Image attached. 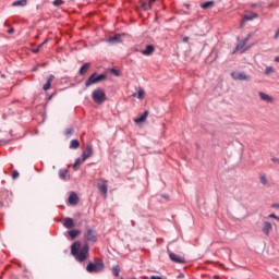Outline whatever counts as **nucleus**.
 Masks as SVG:
<instances>
[{
    "label": "nucleus",
    "mask_w": 279,
    "mask_h": 279,
    "mask_svg": "<svg viewBox=\"0 0 279 279\" xmlns=\"http://www.w3.org/2000/svg\"><path fill=\"white\" fill-rule=\"evenodd\" d=\"M271 160L272 162H276L277 165H279V158H272Z\"/></svg>",
    "instance_id": "obj_39"
},
{
    "label": "nucleus",
    "mask_w": 279,
    "mask_h": 279,
    "mask_svg": "<svg viewBox=\"0 0 279 279\" xmlns=\"http://www.w3.org/2000/svg\"><path fill=\"white\" fill-rule=\"evenodd\" d=\"M105 269V265H104V260L101 259H95L94 263H89L86 266V271H88V274H99V271H104Z\"/></svg>",
    "instance_id": "obj_2"
},
{
    "label": "nucleus",
    "mask_w": 279,
    "mask_h": 279,
    "mask_svg": "<svg viewBox=\"0 0 279 279\" xmlns=\"http://www.w3.org/2000/svg\"><path fill=\"white\" fill-rule=\"evenodd\" d=\"M92 65H93L92 63H84L78 71V75H86V73H88Z\"/></svg>",
    "instance_id": "obj_13"
},
{
    "label": "nucleus",
    "mask_w": 279,
    "mask_h": 279,
    "mask_svg": "<svg viewBox=\"0 0 279 279\" xmlns=\"http://www.w3.org/2000/svg\"><path fill=\"white\" fill-rule=\"evenodd\" d=\"M148 3L150 4V10H151V5H154V3H156V0H148Z\"/></svg>",
    "instance_id": "obj_38"
},
{
    "label": "nucleus",
    "mask_w": 279,
    "mask_h": 279,
    "mask_svg": "<svg viewBox=\"0 0 279 279\" xmlns=\"http://www.w3.org/2000/svg\"><path fill=\"white\" fill-rule=\"evenodd\" d=\"M133 97H137V99H145V90L140 88L137 94H133Z\"/></svg>",
    "instance_id": "obj_21"
},
{
    "label": "nucleus",
    "mask_w": 279,
    "mask_h": 279,
    "mask_svg": "<svg viewBox=\"0 0 279 279\" xmlns=\"http://www.w3.org/2000/svg\"><path fill=\"white\" fill-rule=\"evenodd\" d=\"M48 40L46 39L41 45L38 46L37 49L33 50L34 53H38L40 51V48L43 47V45H47Z\"/></svg>",
    "instance_id": "obj_34"
},
{
    "label": "nucleus",
    "mask_w": 279,
    "mask_h": 279,
    "mask_svg": "<svg viewBox=\"0 0 279 279\" xmlns=\"http://www.w3.org/2000/svg\"><path fill=\"white\" fill-rule=\"evenodd\" d=\"M82 162H84L82 158H77V159L75 160V162H74V165H73L74 171H77V169H78V167L82 165Z\"/></svg>",
    "instance_id": "obj_27"
},
{
    "label": "nucleus",
    "mask_w": 279,
    "mask_h": 279,
    "mask_svg": "<svg viewBox=\"0 0 279 279\" xmlns=\"http://www.w3.org/2000/svg\"><path fill=\"white\" fill-rule=\"evenodd\" d=\"M92 99L95 101V104L101 105L104 101H106V92L101 88H97L92 94Z\"/></svg>",
    "instance_id": "obj_4"
},
{
    "label": "nucleus",
    "mask_w": 279,
    "mask_h": 279,
    "mask_svg": "<svg viewBox=\"0 0 279 279\" xmlns=\"http://www.w3.org/2000/svg\"><path fill=\"white\" fill-rule=\"evenodd\" d=\"M53 80H56V76L53 74H51L46 84L44 85V90H49V88H51V82H53Z\"/></svg>",
    "instance_id": "obj_17"
},
{
    "label": "nucleus",
    "mask_w": 279,
    "mask_h": 279,
    "mask_svg": "<svg viewBox=\"0 0 279 279\" xmlns=\"http://www.w3.org/2000/svg\"><path fill=\"white\" fill-rule=\"evenodd\" d=\"M178 278H184V274H179Z\"/></svg>",
    "instance_id": "obj_43"
},
{
    "label": "nucleus",
    "mask_w": 279,
    "mask_h": 279,
    "mask_svg": "<svg viewBox=\"0 0 279 279\" xmlns=\"http://www.w3.org/2000/svg\"><path fill=\"white\" fill-rule=\"evenodd\" d=\"M89 250L90 247L88 246V244H84L82 246V243L80 242H74L71 245V254L72 256H74V258H76V260H78V263H84V260L88 258Z\"/></svg>",
    "instance_id": "obj_1"
},
{
    "label": "nucleus",
    "mask_w": 279,
    "mask_h": 279,
    "mask_svg": "<svg viewBox=\"0 0 279 279\" xmlns=\"http://www.w3.org/2000/svg\"><path fill=\"white\" fill-rule=\"evenodd\" d=\"M142 10H145V12H147V10H151V4L148 1L142 2Z\"/></svg>",
    "instance_id": "obj_26"
},
{
    "label": "nucleus",
    "mask_w": 279,
    "mask_h": 279,
    "mask_svg": "<svg viewBox=\"0 0 279 279\" xmlns=\"http://www.w3.org/2000/svg\"><path fill=\"white\" fill-rule=\"evenodd\" d=\"M150 279H162L160 276H151Z\"/></svg>",
    "instance_id": "obj_40"
},
{
    "label": "nucleus",
    "mask_w": 279,
    "mask_h": 279,
    "mask_svg": "<svg viewBox=\"0 0 279 279\" xmlns=\"http://www.w3.org/2000/svg\"><path fill=\"white\" fill-rule=\"evenodd\" d=\"M275 62H279V57H276V58H275Z\"/></svg>",
    "instance_id": "obj_45"
},
{
    "label": "nucleus",
    "mask_w": 279,
    "mask_h": 279,
    "mask_svg": "<svg viewBox=\"0 0 279 279\" xmlns=\"http://www.w3.org/2000/svg\"><path fill=\"white\" fill-rule=\"evenodd\" d=\"M258 96L262 101H266L267 104H274V97L269 96V94H265V92H259Z\"/></svg>",
    "instance_id": "obj_12"
},
{
    "label": "nucleus",
    "mask_w": 279,
    "mask_h": 279,
    "mask_svg": "<svg viewBox=\"0 0 279 279\" xmlns=\"http://www.w3.org/2000/svg\"><path fill=\"white\" fill-rule=\"evenodd\" d=\"M271 230H274V226H271L269 221H264L262 232H264L266 236H269Z\"/></svg>",
    "instance_id": "obj_11"
},
{
    "label": "nucleus",
    "mask_w": 279,
    "mask_h": 279,
    "mask_svg": "<svg viewBox=\"0 0 279 279\" xmlns=\"http://www.w3.org/2000/svg\"><path fill=\"white\" fill-rule=\"evenodd\" d=\"M70 206H77L80 204V196L75 192H72L68 198Z\"/></svg>",
    "instance_id": "obj_9"
},
{
    "label": "nucleus",
    "mask_w": 279,
    "mask_h": 279,
    "mask_svg": "<svg viewBox=\"0 0 279 279\" xmlns=\"http://www.w3.org/2000/svg\"><path fill=\"white\" fill-rule=\"evenodd\" d=\"M52 4L54 8H60V5H64V2L62 0H54Z\"/></svg>",
    "instance_id": "obj_31"
},
{
    "label": "nucleus",
    "mask_w": 279,
    "mask_h": 279,
    "mask_svg": "<svg viewBox=\"0 0 279 279\" xmlns=\"http://www.w3.org/2000/svg\"><path fill=\"white\" fill-rule=\"evenodd\" d=\"M183 43H189V37L183 38Z\"/></svg>",
    "instance_id": "obj_42"
},
{
    "label": "nucleus",
    "mask_w": 279,
    "mask_h": 279,
    "mask_svg": "<svg viewBox=\"0 0 279 279\" xmlns=\"http://www.w3.org/2000/svg\"><path fill=\"white\" fill-rule=\"evenodd\" d=\"M0 206H3V203L0 202Z\"/></svg>",
    "instance_id": "obj_46"
},
{
    "label": "nucleus",
    "mask_w": 279,
    "mask_h": 279,
    "mask_svg": "<svg viewBox=\"0 0 279 279\" xmlns=\"http://www.w3.org/2000/svg\"><path fill=\"white\" fill-rule=\"evenodd\" d=\"M120 271H121V270L119 269V266H116V267H113V269H112L113 276H116L117 278H119Z\"/></svg>",
    "instance_id": "obj_32"
},
{
    "label": "nucleus",
    "mask_w": 279,
    "mask_h": 279,
    "mask_svg": "<svg viewBox=\"0 0 279 279\" xmlns=\"http://www.w3.org/2000/svg\"><path fill=\"white\" fill-rule=\"evenodd\" d=\"M231 77L240 82H247L252 78L250 75L245 74V72H232Z\"/></svg>",
    "instance_id": "obj_7"
},
{
    "label": "nucleus",
    "mask_w": 279,
    "mask_h": 279,
    "mask_svg": "<svg viewBox=\"0 0 279 279\" xmlns=\"http://www.w3.org/2000/svg\"><path fill=\"white\" fill-rule=\"evenodd\" d=\"M107 43H109L110 45H117V43H121V35L116 34L113 37L107 39Z\"/></svg>",
    "instance_id": "obj_14"
},
{
    "label": "nucleus",
    "mask_w": 279,
    "mask_h": 279,
    "mask_svg": "<svg viewBox=\"0 0 279 279\" xmlns=\"http://www.w3.org/2000/svg\"><path fill=\"white\" fill-rule=\"evenodd\" d=\"M254 19H258V14L252 13V14H248V15L244 16V21H252Z\"/></svg>",
    "instance_id": "obj_28"
},
{
    "label": "nucleus",
    "mask_w": 279,
    "mask_h": 279,
    "mask_svg": "<svg viewBox=\"0 0 279 279\" xmlns=\"http://www.w3.org/2000/svg\"><path fill=\"white\" fill-rule=\"evenodd\" d=\"M147 117H149V111H144V113L140 118H136L134 121L135 123H144V121L147 120Z\"/></svg>",
    "instance_id": "obj_16"
},
{
    "label": "nucleus",
    "mask_w": 279,
    "mask_h": 279,
    "mask_svg": "<svg viewBox=\"0 0 279 279\" xmlns=\"http://www.w3.org/2000/svg\"><path fill=\"white\" fill-rule=\"evenodd\" d=\"M77 148H80V141H77V140H72V141L70 142V149H77Z\"/></svg>",
    "instance_id": "obj_22"
},
{
    "label": "nucleus",
    "mask_w": 279,
    "mask_h": 279,
    "mask_svg": "<svg viewBox=\"0 0 279 279\" xmlns=\"http://www.w3.org/2000/svg\"><path fill=\"white\" fill-rule=\"evenodd\" d=\"M272 207L279 209V204H275V205H272Z\"/></svg>",
    "instance_id": "obj_44"
},
{
    "label": "nucleus",
    "mask_w": 279,
    "mask_h": 279,
    "mask_svg": "<svg viewBox=\"0 0 279 279\" xmlns=\"http://www.w3.org/2000/svg\"><path fill=\"white\" fill-rule=\"evenodd\" d=\"M69 173V171L66 169H62L59 171V175L61 180H66V174Z\"/></svg>",
    "instance_id": "obj_29"
},
{
    "label": "nucleus",
    "mask_w": 279,
    "mask_h": 279,
    "mask_svg": "<svg viewBox=\"0 0 279 279\" xmlns=\"http://www.w3.org/2000/svg\"><path fill=\"white\" fill-rule=\"evenodd\" d=\"M246 43H247V39H244L242 43L238 44L235 49L233 50V53H236V51H240V49H243Z\"/></svg>",
    "instance_id": "obj_24"
},
{
    "label": "nucleus",
    "mask_w": 279,
    "mask_h": 279,
    "mask_svg": "<svg viewBox=\"0 0 279 279\" xmlns=\"http://www.w3.org/2000/svg\"><path fill=\"white\" fill-rule=\"evenodd\" d=\"M97 189L102 194V197H107L108 196V180L98 179Z\"/></svg>",
    "instance_id": "obj_6"
},
{
    "label": "nucleus",
    "mask_w": 279,
    "mask_h": 279,
    "mask_svg": "<svg viewBox=\"0 0 279 279\" xmlns=\"http://www.w3.org/2000/svg\"><path fill=\"white\" fill-rule=\"evenodd\" d=\"M104 80H106V74L97 75V73L95 72L85 82V86L86 88H88V86H93V84H99V82H104Z\"/></svg>",
    "instance_id": "obj_5"
},
{
    "label": "nucleus",
    "mask_w": 279,
    "mask_h": 279,
    "mask_svg": "<svg viewBox=\"0 0 279 279\" xmlns=\"http://www.w3.org/2000/svg\"><path fill=\"white\" fill-rule=\"evenodd\" d=\"M201 8L203 10H210V8H215V1H208L201 3Z\"/></svg>",
    "instance_id": "obj_18"
},
{
    "label": "nucleus",
    "mask_w": 279,
    "mask_h": 279,
    "mask_svg": "<svg viewBox=\"0 0 279 279\" xmlns=\"http://www.w3.org/2000/svg\"><path fill=\"white\" fill-rule=\"evenodd\" d=\"M154 51H155L154 46H153V45H148V46H146V48L144 49L143 54H144V56H151V54L154 53Z\"/></svg>",
    "instance_id": "obj_19"
},
{
    "label": "nucleus",
    "mask_w": 279,
    "mask_h": 279,
    "mask_svg": "<svg viewBox=\"0 0 279 279\" xmlns=\"http://www.w3.org/2000/svg\"><path fill=\"white\" fill-rule=\"evenodd\" d=\"M84 241L85 245L97 243V231L90 229V227H87L84 232Z\"/></svg>",
    "instance_id": "obj_3"
},
{
    "label": "nucleus",
    "mask_w": 279,
    "mask_h": 279,
    "mask_svg": "<svg viewBox=\"0 0 279 279\" xmlns=\"http://www.w3.org/2000/svg\"><path fill=\"white\" fill-rule=\"evenodd\" d=\"M92 156H93V146L87 145L85 150H83V155H82L83 161L88 160V158H92Z\"/></svg>",
    "instance_id": "obj_10"
},
{
    "label": "nucleus",
    "mask_w": 279,
    "mask_h": 279,
    "mask_svg": "<svg viewBox=\"0 0 279 279\" xmlns=\"http://www.w3.org/2000/svg\"><path fill=\"white\" fill-rule=\"evenodd\" d=\"M13 8H19V7H22L24 8V5H27V0H17V1H14L12 3Z\"/></svg>",
    "instance_id": "obj_20"
},
{
    "label": "nucleus",
    "mask_w": 279,
    "mask_h": 279,
    "mask_svg": "<svg viewBox=\"0 0 279 279\" xmlns=\"http://www.w3.org/2000/svg\"><path fill=\"white\" fill-rule=\"evenodd\" d=\"M110 72H111L113 75H116V77H119V75H121L120 72H119V70L111 69Z\"/></svg>",
    "instance_id": "obj_35"
},
{
    "label": "nucleus",
    "mask_w": 279,
    "mask_h": 279,
    "mask_svg": "<svg viewBox=\"0 0 279 279\" xmlns=\"http://www.w3.org/2000/svg\"><path fill=\"white\" fill-rule=\"evenodd\" d=\"M259 182H260L264 186H267V184H269V181L267 180V175H266V174H260V177H259Z\"/></svg>",
    "instance_id": "obj_25"
},
{
    "label": "nucleus",
    "mask_w": 279,
    "mask_h": 279,
    "mask_svg": "<svg viewBox=\"0 0 279 279\" xmlns=\"http://www.w3.org/2000/svg\"><path fill=\"white\" fill-rule=\"evenodd\" d=\"M276 71V69H274V66H268L265 70V75H271V73H274Z\"/></svg>",
    "instance_id": "obj_30"
},
{
    "label": "nucleus",
    "mask_w": 279,
    "mask_h": 279,
    "mask_svg": "<svg viewBox=\"0 0 279 279\" xmlns=\"http://www.w3.org/2000/svg\"><path fill=\"white\" fill-rule=\"evenodd\" d=\"M268 219H276V221H279V217L276 216V214H270V215L268 216Z\"/></svg>",
    "instance_id": "obj_36"
},
{
    "label": "nucleus",
    "mask_w": 279,
    "mask_h": 279,
    "mask_svg": "<svg viewBox=\"0 0 279 279\" xmlns=\"http://www.w3.org/2000/svg\"><path fill=\"white\" fill-rule=\"evenodd\" d=\"M80 234H82V232L80 230L69 231V235L71 236V239H77V236H80Z\"/></svg>",
    "instance_id": "obj_23"
},
{
    "label": "nucleus",
    "mask_w": 279,
    "mask_h": 279,
    "mask_svg": "<svg viewBox=\"0 0 279 279\" xmlns=\"http://www.w3.org/2000/svg\"><path fill=\"white\" fill-rule=\"evenodd\" d=\"M13 180H16L19 178V171H14L12 174Z\"/></svg>",
    "instance_id": "obj_37"
},
{
    "label": "nucleus",
    "mask_w": 279,
    "mask_h": 279,
    "mask_svg": "<svg viewBox=\"0 0 279 279\" xmlns=\"http://www.w3.org/2000/svg\"><path fill=\"white\" fill-rule=\"evenodd\" d=\"M63 226L64 228H68V230H71V228H75V222L72 218H65Z\"/></svg>",
    "instance_id": "obj_15"
},
{
    "label": "nucleus",
    "mask_w": 279,
    "mask_h": 279,
    "mask_svg": "<svg viewBox=\"0 0 279 279\" xmlns=\"http://www.w3.org/2000/svg\"><path fill=\"white\" fill-rule=\"evenodd\" d=\"M73 132H74L73 128H68L65 130V136H73Z\"/></svg>",
    "instance_id": "obj_33"
},
{
    "label": "nucleus",
    "mask_w": 279,
    "mask_h": 279,
    "mask_svg": "<svg viewBox=\"0 0 279 279\" xmlns=\"http://www.w3.org/2000/svg\"><path fill=\"white\" fill-rule=\"evenodd\" d=\"M9 34H14V28L8 31Z\"/></svg>",
    "instance_id": "obj_41"
},
{
    "label": "nucleus",
    "mask_w": 279,
    "mask_h": 279,
    "mask_svg": "<svg viewBox=\"0 0 279 279\" xmlns=\"http://www.w3.org/2000/svg\"><path fill=\"white\" fill-rule=\"evenodd\" d=\"M168 254H169V258L170 260H172V263H177L180 265H184V263H186V259L171 251L168 250Z\"/></svg>",
    "instance_id": "obj_8"
}]
</instances>
